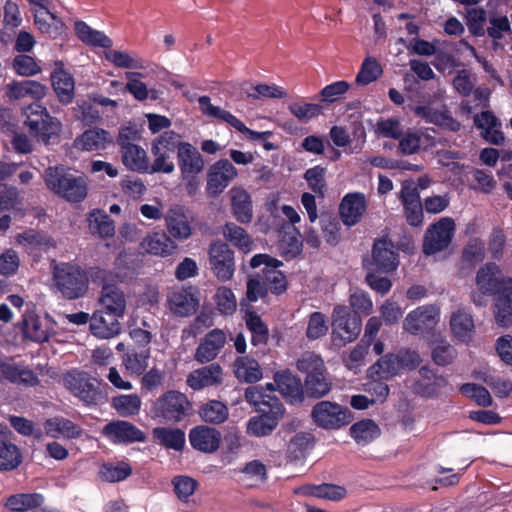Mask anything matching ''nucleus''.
<instances>
[{
    "mask_svg": "<svg viewBox=\"0 0 512 512\" xmlns=\"http://www.w3.org/2000/svg\"><path fill=\"white\" fill-rule=\"evenodd\" d=\"M497 265L489 263L476 273L471 299L477 306H485L489 297L496 295L495 320L501 327L512 325V279L500 278Z\"/></svg>",
    "mask_w": 512,
    "mask_h": 512,
    "instance_id": "obj_1",
    "label": "nucleus"
},
{
    "mask_svg": "<svg viewBox=\"0 0 512 512\" xmlns=\"http://www.w3.org/2000/svg\"><path fill=\"white\" fill-rule=\"evenodd\" d=\"M43 179L47 189L67 201L80 202L87 196L88 179L73 175L63 165L48 167Z\"/></svg>",
    "mask_w": 512,
    "mask_h": 512,
    "instance_id": "obj_2",
    "label": "nucleus"
},
{
    "mask_svg": "<svg viewBox=\"0 0 512 512\" xmlns=\"http://www.w3.org/2000/svg\"><path fill=\"white\" fill-rule=\"evenodd\" d=\"M52 274L54 286L68 299L79 298L88 289V277L77 265L54 263Z\"/></svg>",
    "mask_w": 512,
    "mask_h": 512,
    "instance_id": "obj_3",
    "label": "nucleus"
},
{
    "mask_svg": "<svg viewBox=\"0 0 512 512\" xmlns=\"http://www.w3.org/2000/svg\"><path fill=\"white\" fill-rule=\"evenodd\" d=\"M420 356L414 351H400L397 354H387L373 364L368 374L371 378L388 380L407 370L414 369L420 364Z\"/></svg>",
    "mask_w": 512,
    "mask_h": 512,
    "instance_id": "obj_4",
    "label": "nucleus"
},
{
    "mask_svg": "<svg viewBox=\"0 0 512 512\" xmlns=\"http://www.w3.org/2000/svg\"><path fill=\"white\" fill-rule=\"evenodd\" d=\"M25 125L37 140L44 143L58 137L62 131L61 121L51 116L44 106L37 103L27 107Z\"/></svg>",
    "mask_w": 512,
    "mask_h": 512,
    "instance_id": "obj_5",
    "label": "nucleus"
},
{
    "mask_svg": "<svg viewBox=\"0 0 512 512\" xmlns=\"http://www.w3.org/2000/svg\"><path fill=\"white\" fill-rule=\"evenodd\" d=\"M362 321L346 306L338 305L332 313V341L337 346H344L354 341L361 331Z\"/></svg>",
    "mask_w": 512,
    "mask_h": 512,
    "instance_id": "obj_6",
    "label": "nucleus"
},
{
    "mask_svg": "<svg viewBox=\"0 0 512 512\" xmlns=\"http://www.w3.org/2000/svg\"><path fill=\"white\" fill-rule=\"evenodd\" d=\"M181 177L186 183L188 194L192 195L199 189L198 174L204 169V160L199 151L190 143L184 142L179 146L177 154Z\"/></svg>",
    "mask_w": 512,
    "mask_h": 512,
    "instance_id": "obj_7",
    "label": "nucleus"
},
{
    "mask_svg": "<svg viewBox=\"0 0 512 512\" xmlns=\"http://www.w3.org/2000/svg\"><path fill=\"white\" fill-rule=\"evenodd\" d=\"M190 402L178 391H168L160 396L152 406L154 417L166 422L177 423L189 414Z\"/></svg>",
    "mask_w": 512,
    "mask_h": 512,
    "instance_id": "obj_8",
    "label": "nucleus"
},
{
    "mask_svg": "<svg viewBox=\"0 0 512 512\" xmlns=\"http://www.w3.org/2000/svg\"><path fill=\"white\" fill-rule=\"evenodd\" d=\"M314 423L326 430H337L352 421V414L348 408L336 402L320 401L314 405L311 412Z\"/></svg>",
    "mask_w": 512,
    "mask_h": 512,
    "instance_id": "obj_9",
    "label": "nucleus"
},
{
    "mask_svg": "<svg viewBox=\"0 0 512 512\" xmlns=\"http://www.w3.org/2000/svg\"><path fill=\"white\" fill-rule=\"evenodd\" d=\"M209 265L214 276L222 281H230L235 273L234 252L223 242H213L208 250Z\"/></svg>",
    "mask_w": 512,
    "mask_h": 512,
    "instance_id": "obj_10",
    "label": "nucleus"
},
{
    "mask_svg": "<svg viewBox=\"0 0 512 512\" xmlns=\"http://www.w3.org/2000/svg\"><path fill=\"white\" fill-rule=\"evenodd\" d=\"M275 391L273 383H267L265 386L256 385L246 388L245 400L255 408L259 413H272L275 415H284V407L271 393Z\"/></svg>",
    "mask_w": 512,
    "mask_h": 512,
    "instance_id": "obj_11",
    "label": "nucleus"
},
{
    "mask_svg": "<svg viewBox=\"0 0 512 512\" xmlns=\"http://www.w3.org/2000/svg\"><path fill=\"white\" fill-rule=\"evenodd\" d=\"M455 230L454 221L451 218H441L431 225L424 237L423 251L426 255H432L444 250L450 244Z\"/></svg>",
    "mask_w": 512,
    "mask_h": 512,
    "instance_id": "obj_12",
    "label": "nucleus"
},
{
    "mask_svg": "<svg viewBox=\"0 0 512 512\" xmlns=\"http://www.w3.org/2000/svg\"><path fill=\"white\" fill-rule=\"evenodd\" d=\"M65 387L86 404L96 403L100 393L96 380L85 372L72 371L64 376Z\"/></svg>",
    "mask_w": 512,
    "mask_h": 512,
    "instance_id": "obj_13",
    "label": "nucleus"
},
{
    "mask_svg": "<svg viewBox=\"0 0 512 512\" xmlns=\"http://www.w3.org/2000/svg\"><path fill=\"white\" fill-rule=\"evenodd\" d=\"M250 265L257 268L264 265L263 279L270 291L275 294L284 292L287 288L285 275L278 269L282 262L267 254H257L251 258Z\"/></svg>",
    "mask_w": 512,
    "mask_h": 512,
    "instance_id": "obj_14",
    "label": "nucleus"
},
{
    "mask_svg": "<svg viewBox=\"0 0 512 512\" xmlns=\"http://www.w3.org/2000/svg\"><path fill=\"white\" fill-rule=\"evenodd\" d=\"M238 176V171L227 159H220L210 166L207 172L206 191L210 196L221 194Z\"/></svg>",
    "mask_w": 512,
    "mask_h": 512,
    "instance_id": "obj_15",
    "label": "nucleus"
},
{
    "mask_svg": "<svg viewBox=\"0 0 512 512\" xmlns=\"http://www.w3.org/2000/svg\"><path fill=\"white\" fill-rule=\"evenodd\" d=\"M440 320V308L436 305H423L409 312L403 321V329L410 334L432 329Z\"/></svg>",
    "mask_w": 512,
    "mask_h": 512,
    "instance_id": "obj_16",
    "label": "nucleus"
},
{
    "mask_svg": "<svg viewBox=\"0 0 512 512\" xmlns=\"http://www.w3.org/2000/svg\"><path fill=\"white\" fill-rule=\"evenodd\" d=\"M103 435L116 444L143 442L145 434L135 425L124 420H116L106 424L102 430Z\"/></svg>",
    "mask_w": 512,
    "mask_h": 512,
    "instance_id": "obj_17",
    "label": "nucleus"
},
{
    "mask_svg": "<svg viewBox=\"0 0 512 512\" xmlns=\"http://www.w3.org/2000/svg\"><path fill=\"white\" fill-rule=\"evenodd\" d=\"M399 261L392 242L378 240L374 243L372 251L371 271L392 272L398 267Z\"/></svg>",
    "mask_w": 512,
    "mask_h": 512,
    "instance_id": "obj_18",
    "label": "nucleus"
},
{
    "mask_svg": "<svg viewBox=\"0 0 512 512\" xmlns=\"http://www.w3.org/2000/svg\"><path fill=\"white\" fill-rule=\"evenodd\" d=\"M50 78L59 102L63 105L72 103L75 94V81L71 73L64 68L61 62L55 63Z\"/></svg>",
    "mask_w": 512,
    "mask_h": 512,
    "instance_id": "obj_19",
    "label": "nucleus"
},
{
    "mask_svg": "<svg viewBox=\"0 0 512 512\" xmlns=\"http://www.w3.org/2000/svg\"><path fill=\"white\" fill-rule=\"evenodd\" d=\"M226 334L223 330L210 331L200 342L195 352V359L200 363L210 362L216 358L226 343Z\"/></svg>",
    "mask_w": 512,
    "mask_h": 512,
    "instance_id": "obj_20",
    "label": "nucleus"
},
{
    "mask_svg": "<svg viewBox=\"0 0 512 512\" xmlns=\"http://www.w3.org/2000/svg\"><path fill=\"white\" fill-rule=\"evenodd\" d=\"M222 380V367L219 364L213 363L192 371L187 377V384L193 390H201L206 387L219 385L222 383Z\"/></svg>",
    "mask_w": 512,
    "mask_h": 512,
    "instance_id": "obj_21",
    "label": "nucleus"
},
{
    "mask_svg": "<svg viewBox=\"0 0 512 512\" xmlns=\"http://www.w3.org/2000/svg\"><path fill=\"white\" fill-rule=\"evenodd\" d=\"M189 441L194 449L212 453L220 446L221 434L214 428L201 425L190 431Z\"/></svg>",
    "mask_w": 512,
    "mask_h": 512,
    "instance_id": "obj_22",
    "label": "nucleus"
},
{
    "mask_svg": "<svg viewBox=\"0 0 512 512\" xmlns=\"http://www.w3.org/2000/svg\"><path fill=\"white\" fill-rule=\"evenodd\" d=\"M449 326L451 334L458 341L467 343L474 335V319L466 309L459 308L453 311L450 315Z\"/></svg>",
    "mask_w": 512,
    "mask_h": 512,
    "instance_id": "obj_23",
    "label": "nucleus"
},
{
    "mask_svg": "<svg viewBox=\"0 0 512 512\" xmlns=\"http://www.w3.org/2000/svg\"><path fill=\"white\" fill-rule=\"evenodd\" d=\"M90 330L99 339H111L121 332V324L117 317L96 311L90 319Z\"/></svg>",
    "mask_w": 512,
    "mask_h": 512,
    "instance_id": "obj_24",
    "label": "nucleus"
},
{
    "mask_svg": "<svg viewBox=\"0 0 512 512\" xmlns=\"http://www.w3.org/2000/svg\"><path fill=\"white\" fill-rule=\"evenodd\" d=\"M366 211V200L362 193L347 194L340 204V216L347 226L355 225Z\"/></svg>",
    "mask_w": 512,
    "mask_h": 512,
    "instance_id": "obj_25",
    "label": "nucleus"
},
{
    "mask_svg": "<svg viewBox=\"0 0 512 512\" xmlns=\"http://www.w3.org/2000/svg\"><path fill=\"white\" fill-rule=\"evenodd\" d=\"M112 143L110 134L100 128H91L84 131L74 141L75 148L82 151H99L106 149Z\"/></svg>",
    "mask_w": 512,
    "mask_h": 512,
    "instance_id": "obj_26",
    "label": "nucleus"
},
{
    "mask_svg": "<svg viewBox=\"0 0 512 512\" xmlns=\"http://www.w3.org/2000/svg\"><path fill=\"white\" fill-rule=\"evenodd\" d=\"M99 303L106 314L120 318L126 310V298L124 293L115 286L104 285Z\"/></svg>",
    "mask_w": 512,
    "mask_h": 512,
    "instance_id": "obj_27",
    "label": "nucleus"
},
{
    "mask_svg": "<svg viewBox=\"0 0 512 512\" xmlns=\"http://www.w3.org/2000/svg\"><path fill=\"white\" fill-rule=\"evenodd\" d=\"M47 91V86L34 80L14 81L7 86V95L13 100L27 97L41 100L46 96Z\"/></svg>",
    "mask_w": 512,
    "mask_h": 512,
    "instance_id": "obj_28",
    "label": "nucleus"
},
{
    "mask_svg": "<svg viewBox=\"0 0 512 512\" xmlns=\"http://www.w3.org/2000/svg\"><path fill=\"white\" fill-rule=\"evenodd\" d=\"M141 248L150 255L168 257L175 252L177 245L166 233L153 232L142 240Z\"/></svg>",
    "mask_w": 512,
    "mask_h": 512,
    "instance_id": "obj_29",
    "label": "nucleus"
},
{
    "mask_svg": "<svg viewBox=\"0 0 512 512\" xmlns=\"http://www.w3.org/2000/svg\"><path fill=\"white\" fill-rule=\"evenodd\" d=\"M474 123L481 130L485 140L500 145L504 141L500 121L489 111H484L474 117Z\"/></svg>",
    "mask_w": 512,
    "mask_h": 512,
    "instance_id": "obj_30",
    "label": "nucleus"
},
{
    "mask_svg": "<svg viewBox=\"0 0 512 512\" xmlns=\"http://www.w3.org/2000/svg\"><path fill=\"white\" fill-rule=\"evenodd\" d=\"M34 24L37 29L47 34L51 38H56L62 34L64 24L55 14L50 12L47 6L34 8Z\"/></svg>",
    "mask_w": 512,
    "mask_h": 512,
    "instance_id": "obj_31",
    "label": "nucleus"
},
{
    "mask_svg": "<svg viewBox=\"0 0 512 512\" xmlns=\"http://www.w3.org/2000/svg\"><path fill=\"white\" fill-rule=\"evenodd\" d=\"M123 165L130 171L141 174L149 173V157L140 145L126 146L120 149Z\"/></svg>",
    "mask_w": 512,
    "mask_h": 512,
    "instance_id": "obj_32",
    "label": "nucleus"
},
{
    "mask_svg": "<svg viewBox=\"0 0 512 512\" xmlns=\"http://www.w3.org/2000/svg\"><path fill=\"white\" fill-rule=\"evenodd\" d=\"M168 304L173 313L184 317L189 316L196 311L199 305V300L190 289H180L173 291L169 295Z\"/></svg>",
    "mask_w": 512,
    "mask_h": 512,
    "instance_id": "obj_33",
    "label": "nucleus"
},
{
    "mask_svg": "<svg viewBox=\"0 0 512 512\" xmlns=\"http://www.w3.org/2000/svg\"><path fill=\"white\" fill-rule=\"evenodd\" d=\"M166 227L174 239L185 240L192 234L189 217L181 208L170 209L165 217Z\"/></svg>",
    "mask_w": 512,
    "mask_h": 512,
    "instance_id": "obj_34",
    "label": "nucleus"
},
{
    "mask_svg": "<svg viewBox=\"0 0 512 512\" xmlns=\"http://www.w3.org/2000/svg\"><path fill=\"white\" fill-rule=\"evenodd\" d=\"M142 78L143 74L140 72H126L125 79L127 80V92H129L137 101L158 100L161 92L154 87L148 88L146 83L142 81Z\"/></svg>",
    "mask_w": 512,
    "mask_h": 512,
    "instance_id": "obj_35",
    "label": "nucleus"
},
{
    "mask_svg": "<svg viewBox=\"0 0 512 512\" xmlns=\"http://www.w3.org/2000/svg\"><path fill=\"white\" fill-rule=\"evenodd\" d=\"M274 382L280 393L290 402H300L303 399L302 384L299 379L289 371L277 372L274 375Z\"/></svg>",
    "mask_w": 512,
    "mask_h": 512,
    "instance_id": "obj_36",
    "label": "nucleus"
},
{
    "mask_svg": "<svg viewBox=\"0 0 512 512\" xmlns=\"http://www.w3.org/2000/svg\"><path fill=\"white\" fill-rule=\"evenodd\" d=\"M231 206L234 217L241 223H249L252 219V203L248 192L234 187L230 190Z\"/></svg>",
    "mask_w": 512,
    "mask_h": 512,
    "instance_id": "obj_37",
    "label": "nucleus"
},
{
    "mask_svg": "<svg viewBox=\"0 0 512 512\" xmlns=\"http://www.w3.org/2000/svg\"><path fill=\"white\" fill-rule=\"evenodd\" d=\"M435 144L434 138L427 133L408 131L399 138V151L410 155L419 149H427Z\"/></svg>",
    "mask_w": 512,
    "mask_h": 512,
    "instance_id": "obj_38",
    "label": "nucleus"
},
{
    "mask_svg": "<svg viewBox=\"0 0 512 512\" xmlns=\"http://www.w3.org/2000/svg\"><path fill=\"white\" fill-rule=\"evenodd\" d=\"M234 373L238 380L246 383L258 382L263 377L259 363L248 356L239 357L235 360Z\"/></svg>",
    "mask_w": 512,
    "mask_h": 512,
    "instance_id": "obj_39",
    "label": "nucleus"
},
{
    "mask_svg": "<svg viewBox=\"0 0 512 512\" xmlns=\"http://www.w3.org/2000/svg\"><path fill=\"white\" fill-rule=\"evenodd\" d=\"M52 332V324L50 320L46 318L31 316L25 319L23 333L25 337L35 342L47 341Z\"/></svg>",
    "mask_w": 512,
    "mask_h": 512,
    "instance_id": "obj_40",
    "label": "nucleus"
},
{
    "mask_svg": "<svg viewBox=\"0 0 512 512\" xmlns=\"http://www.w3.org/2000/svg\"><path fill=\"white\" fill-rule=\"evenodd\" d=\"M0 378L28 386H34L38 383L37 377L31 370L19 367L10 361L0 364Z\"/></svg>",
    "mask_w": 512,
    "mask_h": 512,
    "instance_id": "obj_41",
    "label": "nucleus"
},
{
    "mask_svg": "<svg viewBox=\"0 0 512 512\" xmlns=\"http://www.w3.org/2000/svg\"><path fill=\"white\" fill-rule=\"evenodd\" d=\"M45 434L52 438H77L80 436L79 428L70 420L55 417L45 421Z\"/></svg>",
    "mask_w": 512,
    "mask_h": 512,
    "instance_id": "obj_42",
    "label": "nucleus"
},
{
    "mask_svg": "<svg viewBox=\"0 0 512 512\" xmlns=\"http://www.w3.org/2000/svg\"><path fill=\"white\" fill-rule=\"evenodd\" d=\"M414 113L428 123L442 126L451 131H457L460 128V123L454 120L448 112L444 110L435 111L428 106H417L414 108Z\"/></svg>",
    "mask_w": 512,
    "mask_h": 512,
    "instance_id": "obj_43",
    "label": "nucleus"
},
{
    "mask_svg": "<svg viewBox=\"0 0 512 512\" xmlns=\"http://www.w3.org/2000/svg\"><path fill=\"white\" fill-rule=\"evenodd\" d=\"M260 416L252 417L247 423V433L251 436L262 437L270 434L277 426L283 415L272 413H260Z\"/></svg>",
    "mask_w": 512,
    "mask_h": 512,
    "instance_id": "obj_44",
    "label": "nucleus"
},
{
    "mask_svg": "<svg viewBox=\"0 0 512 512\" xmlns=\"http://www.w3.org/2000/svg\"><path fill=\"white\" fill-rule=\"evenodd\" d=\"M298 492L330 501H339L347 494L344 487L333 484L307 485L301 487Z\"/></svg>",
    "mask_w": 512,
    "mask_h": 512,
    "instance_id": "obj_45",
    "label": "nucleus"
},
{
    "mask_svg": "<svg viewBox=\"0 0 512 512\" xmlns=\"http://www.w3.org/2000/svg\"><path fill=\"white\" fill-rule=\"evenodd\" d=\"M222 234L228 242L242 252L249 253L253 250V240L242 227L232 222L226 223L223 227Z\"/></svg>",
    "mask_w": 512,
    "mask_h": 512,
    "instance_id": "obj_46",
    "label": "nucleus"
},
{
    "mask_svg": "<svg viewBox=\"0 0 512 512\" xmlns=\"http://www.w3.org/2000/svg\"><path fill=\"white\" fill-rule=\"evenodd\" d=\"M75 31L78 38L87 45L102 48H110L112 46V40L108 36L101 31L92 29L85 22H77L75 24Z\"/></svg>",
    "mask_w": 512,
    "mask_h": 512,
    "instance_id": "obj_47",
    "label": "nucleus"
},
{
    "mask_svg": "<svg viewBox=\"0 0 512 512\" xmlns=\"http://www.w3.org/2000/svg\"><path fill=\"white\" fill-rule=\"evenodd\" d=\"M15 242L28 252L46 250L55 246V242L52 238L32 230L18 234L15 237Z\"/></svg>",
    "mask_w": 512,
    "mask_h": 512,
    "instance_id": "obj_48",
    "label": "nucleus"
},
{
    "mask_svg": "<svg viewBox=\"0 0 512 512\" xmlns=\"http://www.w3.org/2000/svg\"><path fill=\"white\" fill-rule=\"evenodd\" d=\"M43 503V497L38 493L14 494L9 496L4 506L12 512H26Z\"/></svg>",
    "mask_w": 512,
    "mask_h": 512,
    "instance_id": "obj_49",
    "label": "nucleus"
},
{
    "mask_svg": "<svg viewBox=\"0 0 512 512\" xmlns=\"http://www.w3.org/2000/svg\"><path fill=\"white\" fill-rule=\"evenodd\" d=\"M150 351H130L122 356V364L126 372L131 376H141L149 364Z\"/></svg>",
    "mask_w": 512,
    "mask_h": 512,
    "instance_id": "obj_50",
    "label": "nucleus"
},
{
    "mask_svg": "<svg viewBox=\"0 0 512 512\" xmlns=\"http://www.w3.org/2000/svg\"><path fill=\"white\" fill-rule=\"evenodd\" d=\"M112 407L122 417H133L139 414L142 400L137 394H122L112 399Z\"/></svg>",
    "mask_w": 512,
    "mask_h": 512,
    "instance_id": "obj_51",
    "label": "nucleus"
},
{
    "mask_svg": "<svg viewBox=\"0 0 512 512\" xmlns=\"http://www.w3.org/2000/svg\"><path fill=\"white\" fill-rule=\"evenodd\" d=\"M152 434L158 443L167 448L181 450L185 444V434L177 428L157 427Z\"/></svg>",
    "mask_w": 512,
    "mask_h": 512,
    "instance_id": "obj_52",
    "label": "nucleus"
},
{
    "mask_svg": "<svg viewBox=\"0 0 512 512\" xmlns=\"http://www.w3.org/2000/svg\"><path fill=\"white\" fill-rule=\"evenodd\" d=\"M248 98L253 100L262 99H283L288 96L287 91L274 83H259L252 85L249 90L246 91Z\"/></svg>",
    "mask_w": 512,
    "mask_h": 512,
    "instance_id": "obj_53",
    "label": "nucleus"
},
{
    "mask_svg": "<svg viewBox=\"0 0 512 512\" xmlns=\"http://www.w3.org/2000/svg\"><path fill=\"white\" fill-rule=\"evenodd\" d=\"M350 434L358 444L366 445L380 435V429L372 420H362L351 426Z\"/></svg>",
    "mask_w": 512,
    "mask_h": 512,
    "instance_id": "obj_54",
    "label": "nucleus"
},
{
    "mask_svg": "<svg viewBox=\"0 0 512 512\" xmlns=\"http://www.w3.org/2000/svg\"><path fill=\"white\" fill-rule=\"evenodd\" d=\"M107 50L104 52V57L107 61L112 63L115 67L121 69H142L143 64L139 58H137L134 54L122 51V50H112L106 48Z\"/></svg>",
    "mask_w": 512,
    "mask_h": 512,
    "instance_id": "obj_55",
    "label": "nucleus"
},
{
    "mask_svg": "<svg viewBox=\"0 0 512 512\" xmlns=\"http://www.w3.org/2000/svg\"><path fill=\"white\" fill-rule=\"evenodd\" d=\"M199 107L201 112L211 118H215L217 120L226 122L233 128L236 127L237 123L240 119L231 114L230 112L222 109L219 106H215L211 103V100L208 96H201L198 99Z\"/></svg>",
    "mask_w": 512,
    "mask_h": 512,
    "instance_id": "obj_56",
    "label": "nucleus"
},
{
    "mask_svg": "<svg viewBox=\"0 0 512 512\" xmlns=\"http://www.w3.org/2000/svg\"><path fill=\"white\" fill-rule=\"evenodd\" d=\"M183 142L179 141V136L173 131L163 132L151 143V152H158L173 155Z\"/></svg>",
    "mask_w": 512,
    "mask_h": 512,
    "instance_id": "obj_57",
    "label": "nucleus"
},
{
    "mask_svg": "<svg viewBox=\"0 0 512 512\" xmlns=\"http://www.w3.org/2000/svg\"><path fill=\"white\" fill-rule=\"evenodd\" d=\"M229 415L227 406L217 400H211L206 403L200 410V417L205 422L210 423H223Z\"/></svg>",
    "mask_w": 512,
    "mask_h": 512,
    "instance_id": "obj_58",
    "label": "nucleus"
},
{
    "mask_svg": "<svg viewBox=\"0 0 512 512\" xmlns=\"http://www.w3.org/2000/svg\"><path fill=\"white\" fill-rule=\"evenodd\" d=\"M380 63L373 57H366L356 76V83L359 85H368L376 81L382 75Z\"/></svg>",
    "mask_w": 512,
    "mask_h": 512,
    "instance_id": "obj_59",
    "label": "nucleus"
},
{
    "mask_svg": "<svg viewBox=\"0 0 512 512\" xmlns=\"http://www.w3.org/2000/svg\"><path fill=\"white\" fill-rule=\"evenodd\" d=\"M245 321L248 329L252 333V344L263 345L268 340V328L261 318L254 312L247 311Z\"/></svg>",
    "mask_w": 512,
    "mask_h": 512,
    "instance_id": "obj_60",
    "label": "nucleus"
},
{
    "mask_svg": "<svg viewBox=\"0 0 512 512\" xmlns=\"http://www.w3.org/2000/svg\"><path fill=\"white\" fill-rule=\"evenodd\" d=\"M21 266V257L19 253L12 249L6 248L0 253V275L5 278L15 276Z\"/></svg>",
    "mask_w": 512,
    "mask_h": 512,
    "instance_id": "obj_61",
    "label": "nucleus"
},
{
    "mask_svg": "<svg viewBox=\"0 0 512 512\" xmlns=\"http://www.w3.org/2000/svg\"><path fill=\"white\" fill-rule=\"evenodd\" d=\"M132 473L130 465L126 462L109 463L101 466L100 477L107 482H119Z\"/></svg>",
    "mask_w": 512,
    "mask_h": 512,
    "instance_id": "obj_62",
    "label": "nucleus"
},
{
    "mask_svg": "<svg viewBox=\"0 0 512 512\" xmlns=\"http://www.w3.org/2000/svg\"><path fill=\"white\" fill-rule=\"evenodd\" d=\"M21 461V453L16 445L0 441V470H13Z\"/></svg>",
    "mask_w": 512,
    "mask_h": 512,
    "instance_id": "obj_63",
    "label": "nucleus"
},
{
    "mask_svg": "<svg viewBox=\"0 0 512 512\" xmlns=\"http://www.w3.org/2000/svg\"><path fill=\"white\" fill-rule=\"evenodd\" d=\"M214 301L217 310L224 315H232L237 308V299L234 292L226 287L221 286L216 290Z\"/></svg>",
    "mask_w": 512,
    "mask_h": 512,
    "instance_id": "obj_64",
    "label": "nucleus"
}]
</instances>
